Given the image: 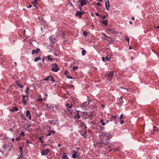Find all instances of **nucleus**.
Listing matches in <instances>:
<instances>
[{
	"instance_id": "nucleus-54",
	"label": "nucleus",
	"mask_w": 159,
	"mask_h": 159,
	"mask_svg": "<svg viewBox=\"0 0 159 159\" xmlns=\"http://www.w3.org/2000/svg\"><path fill=\"white\" fill-rule=\"evenodd\" d=\"M66 77H67V78H68L72 79V77L71 76H66Z\"/></svg>"
},
{
	"instance_id": "nucleus-61",
	"label": "nucleus",
	"mask_w": 159,
	"mask_h": 159,
	"mask_svg": "<svg viewBox=\"0 0 159 159\" xmlns=\"http://www.w3.org/2000/svg\"><path fill=\"white\" fill-rule=\"evenodd\" d=\"M31 7H32V5H30V6H28V7H28V8H29Z\"/></svg>"
},
{
	"instance_id": "nucleus-51",
	"label": "nucleus",
	"mask_w": 159,
	"mask_h": 159,
	"mask_svg": "<svg viewBox=\"0 0 159 159\" xmlns=\"http://www.w3.org/2000/svg\"><path fill=\"white\" fill-rule=\"evenodd\" d=\"M68 73V71L67 70H66L64 74L65 75H66Z\"/></svg>"
},
{
	"instance_id": "nucleus-6",
	"label": "nucleus",
	"mask_w": 159,
	"mask_h": 159,
	"mask_svg": "<svg viewBox=\"0 0 159 159\" xmlns=\"http://www.w3.org/2000/svg\"><path fill=\"white\" fill-rule=\"evenodd\" d=\"M22 97H23V103L24 105H26L27 104V100H25V98H26L27 99L29 98L28 95H22Z\"/></svg>"
},
{
	"instance_id": "nucleus-39",
	"label": "nucleus",
	"mask_w": 159,
	"mask_h": 159,
	"mask_svg": "<svg viewBox=\"0 0 159 159\" xmlns=\"http://www.w3.org/2000/svg\"><path fill=\"white\" fill-rule=\"evenodd\" d=\"M100 17H101L103 19H105V18H106L107 17V16H103L101 15L100 16Z\"/></svg>"
},
{
	"instance_id": "nucleus-57",
	"label": "nucleus",
	"mask_w": 159,
	"mask_h": 159,
	"mask_svg": "<svg viewBox=\"0 0 159 159\" xmlns=\"http://www.w3.org/2000/svg\"><path fill=\"white\" fill-rule=\"evenodd\" d=\"M131 20H135V18L133 16L131 17Z\"/></svg>"
},
{
	"instance_id": "nucleus-32",
	"label": "nucleus",
	"mask_w": 159,
	"mask_h": 159,
	"mask_svg": "<svg viewBox=\"0 0 159 159\" xmlns=\"http://www.w3.org/2000/svg\"><path fill=\"white\" fill-rule=\"evenodd\" d=\"M83 34L84 36H86L88 35V33L86 31H84Z\"/></svg>"
},
{
	"instance_id": "nucleus-50",
	"label": "nucleus",
	"mask_w": 159,
	"mask_h": 159,
	"mask_svg": "<svg viewBox=\"0 0 159 159\" xmlns=\"http://www.w3.org/2000/svg\"><path fill=\"white\" fill-rule=\"evenodd\" d=\"M41 0H34V3H38V1H40Z\"/></svg>"
},
{
	"instance_id": "nucleus-34",
	"label": "nucleus",
	"mask_w": 159,
	"mask_h": 159,
	"mask_svg": "<svg viewBox=\"0 0 159 159\" xmlns=\"http://www.w3.org/2000/svg\"><path fill=\"white\" fill-rule=\"evenodd\" d=\"M85 50H83L82 52V55L83 56H84L85 55Z\"/></svg>"
},
{
	"instance_id": "nucleus-60",
	"label": "nucleus",
	"mask_w": 159,
	"mask_h": 159,
	"mask_svg": "<svg viewBox=\"0 0 159 159\" xmlns=\"http://www.w3.org/2000/svg\"><path fill=\"white\" fill-rule=\"evenodd\" d=\"M61 146V144L59 143V144H58V147H60Z\"/></svg>"
},
{
	"instance_id": "nucleus-1",
	"label": "nucleus",
	"mask_w": 159,
	"mask_h": 159,
	"mask_svg": "<svg viewBox=\"0 0 159 159\" xmlns=\"http://www.w3.org/2000/svg\"><path fill=\"white\" fill-rule=\"evenodd\" d=\"M66 106L67 107V109L66 111L67 112H70L71 111L70 113H72V111H73L72 109V107L73 106V105L72 104H69V103H67L66 104Z\"/></svg>"
},
{
	"instance_id": "nucleus-20",
	"label": "nucleus",
	"mask_w": 159,
	"mask_h": 159,
	"mask_svg": "<svg viewBox=\"0 0 159 159\" xmlns=\"http://www.w3.org/2000/svg\"><path fill=\"white\" fill-rule=\"evenodd\" d=\"M107 30L110 31L111 33H113L114 32V29L112 27H110L107 29Z\"/></svg>"
},
{
	"instance_id": "nucleus-18",
	"label": "nucleus",
	"mask_w": 159,
	"mask_h": 159,
	"mask_svg": "<svg viewBox=\"0 0 159 159\" xmlns=\"http://www.w3.org/2000/svg\"><path fill=\"white\" fill-rule=\"evenodd\" d=\"M89 104V102H84L82 104H81V106L82 107L84 108H85V106L87 105H88Z\"/></svg>"
},
{
	"instance_id": "nucleus-21",
	"label": "nucleus",
	"mask_w": 159,
	"mask_h": 159,
	"mask_svg": "<svg viewBox=\"0 0 159 159\" xmlns=\"http://www.w3.org/2000/svg\"><path fill=\"white\" fill-rule=\"evenodd\" d=\"M108 20H102V24H104L106 25H107L108 24Z\"/></svg>"
},
{
	"instance_id": "nucleus-43",
	"label": "nucleus",
	"mask_w": 159,
	"mask_h": 159,
	"mask_svg": "<svg viewBox=\"0 0 159 159\" xmlns=\"http://www.w3.org/2000/svg\"><path fill=\"white\" fill-rule=\"evenodd\" d=\"M78 68L77 66L74 67H73V71H75V70H76L78 69Z\"/></svg>"
},
{
	"instance_id": "nucleus-59",
	"label": "nucleus",
	"mask_w": 159,
	"mask_h": 159,
	"mask_svg": "<svg viewBox=\"0 0 159 159\" xmlns=\"http://www.w3.org/2000/svg\"><path fill=\"white\" fill-rule=\"evenodd\" d=\"M154 28H159V26H155V25H154Z\"/></svg>"
},
{
	"instance_id": "nucleus-55",
	"label": "nucleus",
	"mask_w": 159,
	"mask_h": 159,
	"mask_svg": "<svg viewBox=\"0 0 159 159\" xmlns=\"http://www.w3.org/2000/svg\"><path fill=\"white\" fill-rule=\"evenodd\" d=\"M126 40L128 41L129 42V38L128 37H127L126 39Z\"/></svg>"
},
{
	"instance_id": "nucleus-11",
	"label": "nucleus",
	"mask_w": 159,
	"mask_h": 159,
	"mask_svg": "<svg viewBox=\"0 0 159 159\" xmlns=\"http://www.w3.org/2000/svg\"><path fill=\"white\" fill-rule=\"evenodd\" d=\"M40 51V49L39 48H37L36 50H32V54H34L35 53L38 54Z\"/></svg>"
},
{
	"instance_id": "nucleus-19",
	"label": "nucleus",
	"mask_w": 159,
	"mask_h": 159,
	"mask_svg": "<svg viewBox=\"0 0 159 159\" xmlns=\"http://www.w3.org/2000/svg\"><path fill=\"white\" fill-rule=\"evenodd\" d=\"M16 84H17V85L18 86H19V87H20V88H23V87H24L23 85H22V84H21L20 82H18V81H17V82H16Z\"/></svg>"
},
{
	"instance_id": "nucleus-10",
	"label": "nucleus",
	"mask_w": 159,
	"mask_h": 159,
	"mask_svg": "<svg viewBox=\"0 0 159 159\" xmlns=\"http://www.w3.org/2000/svg\"><path fill=\"white\" fill-rule=\"evenodd\" d=\"M49 40L51 43L55 44V39L54 37H50L49 38Z\"/></svg>"
},
{
	"instance_id": "nucleus-2",
	"label": "nucleus",
	"mask_w": 159,
	"mask_h": 159,
	"mask_svg": "<svg viewBox=\"0 0 159 159\" xmlns=\"http://www.w3.org/2000/svg\"><path fill=\"white\" fill-rule=\"evenodd\" d=\"M51 70L55 72H57L59 70V67L57 64L55 63L52 64Z\"/></svg>"
},
{
	"instance_id": "nucleus-47",
	"label": "nucleus",
	"mask_w": 159,
	"mask_h": 159,
	"mask_svg": "<svg viewBox=\"0 0 159 159\" xmlns=\"http://www.w3.org/2000/svg\"><path fill=\"white\" fill-rule=\"evenodd\" d=\"M96 4L98 6H102V4L100 2H97Z\"/></svg>"
},
{
	"instance_id": "nucleus-7",
	"label": "nucleus",
	"mask_w": 159,
	"mask_h": 159,
	"mask_svg": "<svg viewBox=\"0 0 159 159\" xmlns=\"http://www.w3.org/2000/svg\"><path fill=\"white\" fill-rule=\"evenodd\" d=\"M106 135V136H107V139L108 140H109L111 139V138L112 137V135H113V134H111V133L107 134V133H106L105 134L104 133H103V135Z\"/></svg>"
},
{
	"instance_id": "nucleus-4",
	"label": "nucleus",
	"mask_w": 159,
	"mask_h": 159,
	"mask_svg": "<svg viewBox=\"0 0 159 159\" xmlns=\"http://www.w3.org/2000/svg\"><path fill=\"white\" fill-rule=\"evenodd\" d=\"M50 149H43L42 151L41 152V154L42 155L46 156L47 155L49 152Z\"/></svg>"
},
{
	"instance_id": "nucleus-14",
	"label": "nucleus",
	"mask_w": 159,
	"mask_h": 159,
	"mask_svg": "<svg viewBox=\"0 0 159 159\" xmlns=\"http://www.w3.org/2000/svg\"><path fill=\"white\" fill-rule=\"evenodd\" d=\"M26 116L27 117L29 116V119H31V114L29 111L28 110L26 111Z\"/></svg>"
},
{
	"instance_id": "nucleus-35",
	"label": "nucleus",
	"mask_w": 159,
	"mask_h": 159,
	"mask_svg": "<svg viewBox=\"0 0 159 159\" xmlns=\"http://www.w3.org/2000/svg\"><path fill=\"white\" fill-rule=\"evenodd\" d=\"M154 130V129H153V130H151V133L150 134H149H149H153L155 131V130Z\"/></svg>"
},
{
	"instance_id": "nucleus-16",
	"label": "nucleus",
	"mask_w": 159,
	"mask_h": 159,
	"mask_svg": "<svg viewBox=\"0 0 159 159\" xmlns=\"http://www.w3.org/2000/svg\"><path fill=\"white\" fill-rule=\"evenodd\" d=\"M72 157L74 158H76V157L78 159L79 158V157L77 156V152L75 151H74V153L72 155Z\"/></svg>"
},
{
	"instance_id": "nucleus-53",
	"label": "nucleus",
	"mask_w": 159,
	"mask_h": 159,
	"mask_svg": "<svg viewBox=\"0 0 159 159\" xmlns=\"http://www.w3.org/2000/svg\"><path fill=\"white\" fill-rule=\"evenodd\" d=\"M95 15L96 16H99V17H100V16H101L98 13H96V14H95Z\"/></svg>"
},
{
	"instance_id": "nucleus-58",
	"label": "nucleus",
	"mask_w": 159,
	"mask_h": 159,
	"mask_svg": "<svg viewBox=\"0 0 159 159\" xmlns=\"http://www.w3.org/2000/svg\"><path fill=\"white\" fill-rule=\"evenodd\" d=\"M105 125V123L104 122H102V125Z\"/></svg>"
},
{
	"instance_id": "nucleus-28",
	"label": "nucleus",
	"mask_w": 159,
	"mask_h": 159,
	"mask_svg": "<svg viewBox=\"0 0 159 159\" xmlns=\"http://www.w3.org/2000/svg\"><path fill=\"white\" fill-rule=\"evenodd\" d=\"M25 133L23 132H22L20 134L19 137L21 139L22 137L24 136Z\"/></svg>"
},
{
	"instance_id": "nucleus-56",
	"label": "nucleus",
	"mask_w": 159,
	"mask_h": 159,
	"mask_svg": "<svg viewBox=\"0 0 159 159\" xmlns=\"http://www.w3.org/2000/svg\"><path fill=\"white\" fill-rule=\"evenodd\" d=\"M81 13L82 14V15L84 14L85 13V12L84 11H81Z\"/></svg>"
},
{
	"instance_id": "nucleus-25",
	"label": "nucleus",
	"mask_w": 159,
	"mask_h": 159,
	"mask_svg": "<svg viewBox=\"0 0 159 159\" xmlns=\"http://www.w3.org/2000/svg\"><path fill=\"white\" fill-rule=\"evenodd\" d=\"M18 111V109L16 107H14L12 109L11 111Z\"/></svg>"
},
{
	"instance_id": "nucleus-44",
	"label": "nucleus",
	"mask_w": 159,
	"mask_h": 159,
	"mask_svg": "<svg viewBox=\"0 0 159 159\" xmlns=\"http://www.w3.org/2000/svg\"><path fill=\"white\" fill-rule=\"evenodd\" d=\"M106 61H109L110 59V58H108V57L107 56L106 58Z\"/></svg>"
},
{
	"instance_id": "nucleus-31",
	"label": "nucleus",
	"mask_w": 159,
	"mask_h": 159,
	"mask_svg": "<svg viewBox=\"0 0 159 159\" xmlns=\"http://www.w3.org/2000/svg\"><path fill=\"white\" fill-rule=\"evenodd\" d=\"M48 59L51 61H52L53 60V59L51 57V56L49 55L47 57Z\"/></svg>"
},
{
	"instance_id": "nucleus-52",
	"label": "nucleus",
	"mask_w": 159,
	"mask_h": 159,
	"mask_svg": "<svg viewBox=\"0 0 159 159\" xmlns=\"http://www.w3.org/2000/svg\"><path fill=\"white\" fill-rule=\"evenodd\" d=\"M51 131L52 133V134H54L55 133V131L53 130H52Z\"/></svg>"
},
{
	"instance_id": "nucleus-33",
	"label": "nucleus",
	"mask_w": 159,
	"mask_h": 159,
	"mask_svg": "<svg viewBox=\"0 0 159 159\" xmlns=\"http://www.w3.org/2000/svg\"><path fill=\"white\" fill-rule=\"evenodd\" d=\"M116 118L117 116L116 115H114L111 117V119H116Z\"/></svg>"
},
{
	"instance_id": "nucleus-64",
	"label": "nucleus",
	"mask_w": 159,
	"mask_h": 159,
	"mask_svg": "<svg viewBox=\"0 0 159 159\" xmlns=\"http://www.w3.org/2000/svg\"><path fill=\"white\" fill-rule=\"evenodd\" d=\"M41 142L42 144H43V140H41Z\"/></svg>"
},
{
	"instance_id": "nucleus-27",
	"label": "nucleus",
	"mask_w": 159,
	"mask_h": 159,
	"mask_svg": "<svg viewBox=\"0 0 159 159\" xmlns=\"http://www.w3.org/2000/svg\"><path fill=\"white\" fill-rule=\"evenodd\" d=\"M24 157H23V154L22 155H19V157L17 158V159H24Z\"/></svg>"
},
{
	"instance_id": "nucleus-46",
	"label": "nucleus",
	"mask_w": 159,
	"mask_h": 159,
	"mask_svg": "<svg viewBox=\"0 0 159 159\" xmlns=\"http://www.w3.org/2000/svg\"><path fill=\"white\" fill-rule=\"evenodd\" d=\"M29 89V88L28 87H27L26 88V91H25V93L28 94V91Z\"/></svg>"
},
{
	"instance_id": "nucleus-36",
	"label": "nucleus",
	"mask_w": 159,
	"mask_h": 159,
	"mask_svg": "<svg viewBox=\"0 0 159 159\" xmlns=\"http://www.w3.org/2000/svg\"><path fill=\"white\" fill-rule=\"evenodd\" d=\"M44 137V136H41V137H39L38 139H39L41 141V140H43V138Z\"/></svg>"
},
{
	"instance_id": "nucleus-63",
	"label": "nucleus",
	"mask_w": 159,
	"mask_h": 159,
	"mask_svg": "<svg viewBox=\"0 0 159 159\" xmlns=\"http://www.w3.org/2000/svg\"><path fill=\"white\" fill-rule=\"evenodd\" d=\"M35 3H33V4L34 5V7H36L37 8V6H36L35 5Z\"/></svg>"
},
{
	"instance_id": "nucleus-23",
	"label": "nucleus",
	"mask_w": 159,
	"mask_h": 159,
	"mask_svg": "<svg viewBox=\"0 0 159 159\" xmlns=\"http://www.w3.org/2000/svg\"><path fill=\"white\" fill-rule=\"evenodd\" d=\"M41 60V58L40 57H36L34 60V61L35 62H37L38 60Z\"/></svg>"
},
{
	"instance_id": "nucleus-8",
	"label": "nucleus",
	"mask_w": 159,
	"mask_h": 159,
	"mask_svg": "<svg viewBox=\"0 0 159 159\" xmlns=\"http://www.w3.org/2000/svg\"><path fill=\"white\" fill-rule=\"evenodd\" d=\"M110 143V142L109 141H106L105 142H99V143L102 146L108 145Z\"/></svg>"
},
{
	"instance_id": "nucleus-17",
	"label": "nucleus",
	"mask_w": 159,
	"mask_h": 159,
	"mask_svg": "<svg viewBox=\"0 0 159 159\" xmlns=\"http://www.w3.org/2000/svg\"><path fill=\"white\" fill-rule=\"evenodd\" d=\"M75 16H78L80 18H81L82 16V14L81 13V11H78L75 14Z\"/></svg>"
},
{
	"instance_id": "nucleus-45",
	"label": "nucleus",
	"mask_w": 159,
	"mask_h": 159,
	"mask_svg": "<svg viewBox=\"0 0 159 159\" xmlns=\"http://www.w3.org/2000/svg\"><path fill=\"white\" fill-rule=\"evenodd\" d=\"M123 114H121L120 117V119H123Z\"/></svg>"
},
{
	"instance_id": "nucleus-62",
	"label": "nucleus",
	"mask_w": 159,
	"mask_h": 159,
	"mask_svg": "<svg viewBox=\"0 0 159 159\" xmlns=\"http://www.w3.org/2000/svg\"><path fill=\"white\" fill-rule=\"evenodd\" d=\"M100 122L101 123H102V122H103V120H101L100 121Z\"/></svg>"
},
{
	"instance_id": "nucleus-48",
	"label": "nucleus",
	"mask_w": 159,
	"mask_h": 159,
	"mask_svg": "<svg viewBox=\"0 0 159 159\" xmlns=\"http://www.w3.org/2000/svg\"><path fill=\"white\" fill-rule=\"evenodd\" d=\"M7 149H8V151H10L11 150V147H9V146H8V148H7Z\"/></svg>"
},
{
	"instance_id": "nucleus-9",
	"label": "nucleus",
	"mask_w": 159,
	"mask_h": 159,
	"mask_svg": "<svg viewBox=\"0 0 159 159\" xmlns=\"http://www.w3.org/2000/svg\"><path fill=\"white\" fill-rule=\"evenodd\" d=\"M78 2H80L81 6L86 5L87 4L86 0H79Z\"/></svg>"
},
{
	"instance_id": "nucleus-38",
	"label": "nucleus",
	"mask_w": 159,
	"mask_h": 159,
	"mask_svg": "<svg viewBox=\"0 0 159 159\" xmlns=\"http://www.w3.org/2000/svg\"><path fill=\"white\" fill-rule=\"evenodd\" d=\"M120 121L121 125L123 124L124 123L123 119H120Z\"/></svg>"
},
{
	"instance_id": "nucleus-40",
	"label": "nucleus",
	"mask_w": 159,
	"mask_h": 159,
	"mask_svg": "<svg viewBox=\"0 0 159 159\" xmlns=\"http://www.w3.org/2000/svg\"><path fill=\"white\" fill-rule=\"evenodd\" d=\"M26 143H27V145H29V143H30V144H31L32 142H30L29 140L28 139V140H27L26 141Z\"/></svg>"
},
{
	"instance_id": "nucleus-49",
	"label": "nucleus",
	"mask_w": 159,
	"mask_h": 159,
	"mask_svg": "<svg viewBox=\"0 0 159 159\" xmlns=\"http://www.w3.org/2000/svg\"><path fill=\"white\" fill-rule=\"evenodd\" d=\"M102 61L104 62H105V61H106V60H105L106 58L104 57H102Z\"/></svg>"
},
{
	"instance_id": "nucleus-26",
	"label": "nucleus",
	"mask_w": 159,
	"mask_h": 159,
	"mask_svg": "<svg viewBox=\"0 0 159 159\" xmlns=\"http://www.w3.org/2000/svg\"><path fill=\"white\" fill-rule=\"evenodd\" d=\"M51 77V75H49L46 78L43 79V80L44 81L49 80V79Z\"/></svg>"
},
{
	"instance_id": "nucleus-37",
	"label": "nucleus",
	"mask_w": 159,
	"mask_h": 159,
	"mask_svg": "<svg viewBox=\"0 0 159 159\" xmlns=\"http://www.w3.org/2000/svg\"><path fill=\"white\" fill-rule=\"evenodd\" d=\"M52 134V133L51 132V131H49L48 134H47L46 135V136H50Z\"/></svg>"
},
{
	"instance_id": "nucleus-15",
	"label": "nucleus",
	"mask_w": 159,
	"mask_h": 159,
	"mask_svg": "<svg viewBox=\"0 0 159 159\" xmlns=\"http://www.w3.org/2000/svg\"><path fill=\"white\" fill-rule=\"evenodd\" d=\"M77 112L76 113V115L75 116V118H77V119H79L80 118V115L79 111H76Z\"/></svg>"
},
{
	"instance_id": "nucleus-41",
	"label": "nucleus",
	"mask_w": 159,
	"mask_h": 159,
	"mask_svg": "<svg viewBox=\"0 0 159 159\" xmlns=\"http://www.w3.org/2000/svg\"><path fill=\"white\" fill-rule=\"evenodd\" d=\"M21 138L19 136L16 139V140L17 141H19L21 140Z\"/></svg>"
},
{
	"instance_id": "nucleus-30",
	"label": "nucleus",
	"mask_w": 159,
	"mask_h": 159,
	"mask_svg": "<svg viewBox=\"0 0 159 159\" xmlns=\"http://www.w3.org/2000/svg\"><path fill=\"white\" fill-rule=\"evenodd\" d=\"M9 146L7 145H5L3 146V148H4V150H6V149L8 148Z\"/></svg>"
},
{
	"instance_id": "nucleus-5",
	"label": "nucleus",
	"mask_w": 159,
	"mask_h": 159,
	"mask_svg": "<svg viewBox=\"0 0 159 159\" xmlns=\"http://www.w3.org/2000/svg\"><path fill=\"white\" fill-rule=\"evenodd\" d=\"M81 134L85 138L87 137L86 130H80Z\"/></svg>"
},
{
	"instance_id": "nucleus-24",
	"label": "nucleus",
	"mask_w": 159,
	"mask_h": 159,
	"mask_svg": "<svg viewBox=\"0 0 159 159\" xmlns=\"http://www.w3.org/2000/svg\"><path fill=\"white\" fill-rule=\"evenodd\" d=\"M19 148L20 150V155H22L23 154V148H22V147H19Z\"/></svg>"
},
{
	"instance_id": "nucleus-29",
	"label": "nucleus",
	"mask_w": 159,
	"mask_h": 159,
	"mask_svg": "<svg viewBox=\"0 0 159 159\" xmlns=\"http://www.w3.org/2000/svg\"><path fill=\"white\" fill-rule=\"evenodd\" d=\"M49 80H50L52 82H55V80L54 79V78L53 77H52V75H51V77H50V78L49 79Z\"/></svg>"
},
{
	"instance_id": "nucleus-13",
	"label": "nucleus",
	"mask_w": 159,
	"mask_h": 159,
	"mask_svg": "<svg viewBox=\"0 0 159 159\" xmlns=\"http://www.w3.org/2000/svg\"><path fill=\"white\" fill-rule=\"evenodd\" d=\"M80 127H82L83 129H86L87 128L85 124L83 122H82L80 123Z\"/></svg>"
},
{
	"instance_id": "nucleus-12",
	"label": "nucleus",
	"mask_w": 159,
	"mask_h": 159,
	"mask_svg": "<svg viewBox=\"0 0 159 159\" xmlns=\"http://www.w3.org/2000/svg\"><path fill=\"white\" fill-rule=\"evenodd\" d=\"M108 2H106L105 4H106V9L108 10L110 8V5L109 4V0H108Z\"/></svg>"
},
{
	"instance_id": "nucleus-3",
	"label": "nucleus",
	"mask_w": 159,
	"mask_h": 159,
	"mask_svg": "<svg viewBox=\"0 0 159 159\" xmlns=\"http://www.w3.org/2000/svg\"><path fill=\"white\" fill-rule=\"evenodd\" d=\"M114 75V74L113 72H109L106 73L104 75V76L106 77H108L111 78L109 80L110 81H111L112 79V77Z\"/></svg>"
},
{
	"instance_id": "nucleus-22",
	"label": "nucleus",
	"mask_w": 159,
	"mask_h": 159,
	"mask_svg": "<svg viewBox=\"0 0 159 159\" xmlns=\"http://www.w3.org/2000/svg\"><path fill=\"white\" fill-rule=\"evenodd\" d=\"M63 156L62 157V158L63 159H68V157L64 153H63Z\"/></svg>"
},
{
	"instance_id": "nucleus-42",
	"label": "nucleus",
	"mask_w": 159,
	"mask_h": 159,
	"mask_svg": "<svg viewBox=\"0 0 159 159\" xmlns=\"http://www.w3.org/2000/svg\"><path fill=\"white\" fill-rule=\"evenodd\" d=\"M38 101H40V102H42L43 101V99H42V98H38V99L37 100Z\"/></svg>"
}]
</instances>
